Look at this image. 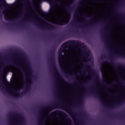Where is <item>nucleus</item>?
Returning <instances> with one entry per match:
<instances>
[{"label": "nucleus", "mask_w": 125, "mask_h": 125, "mask_svg": "<svg viewBox=\"0 0 125 125\" xmlns=\"http://www.w3.org/2000/svg\"><path fill=\"white\" fill-rule=\"evenodd\" d=\"M76 45H78L79 47H82L83 49H86V47L84 46V44L81 42L76 40H70L65 42L61 46V50L59 53V63L60 65V67L63 70L64 69V67L63 66V62L62 61H60V59H62L63 58V55L62 54V52L64 51L66 49V47L67 46H76Z\"/></svg>", "instance_id": "f257e3e1"}, {"label": "nucleus", "mask_w": 125, "mask_h": 125, "mask_svg": "<svg viewBox=\"0 0 125 125\" xmlns=\"http://www.w3.org/2000/svg\"><path fill=\"white\" fill-rule=\"evenodd\" d=\"M56 48V46H55L51 52V57H50V60H51V63L52 65V67L54 70V71L55 72L56 74L62 79V80H63V78L61 77V75H60V74H59V72H58V69H57V67H56V64H55V50Z\"/></svg>", "instance_id": "f03ea898"}, {"label": "nucleus", "mask_w": 125, "mask_h": 125, "mask_svg": "<svg viewBox=\"0 0 125 125\" xmlns=\"http://www.w3.org/2000/svg\"><path fill=\"white\" fill-rule=\"evenodd\" d=\"M61 107L62 108H63L64 110H65L68 112H70V114H72V115H73V116H75V115H74V113L72 112V110H71V108L69 107H68L67 105L62 106L61 104H59L58 103H54L47 106H44L43 108H42L41 109V112H42V111H43V109H44L45 108H49V109H51L52 110H53L54 109H57V108H60Z\"/></svg>", "instance_id": "7ed1b4c3"}, {"label": "nucleus", "mask_w": 125, "mask_h": 125, "mask_svg": "<svg viewBox=\"0 0 125 125\" xmlns=\"http://www.w3.org/2000/svg\"><path fill=\"white\" fill-rule=\"evenodd\" d=\"M25 85V90L22 93H19V90H13L16 94L15 95H14V97H15V98H17V97H21V96H23V95H24V94H25L27 91H29V90H30L31 89V86H32V81L26 82Z\"/></svg>", "instance_id": "20e7f679"}, {"label": "nucleus", "mask_w": 125, "mask_h": 125, "mask_svg": "<svg viewBox=\"0 0 125 125\" xmlns=\"http://www.w3.org/2000/svg\"><path fill=\"white\" fill-rule=\"evenodd\" d=\"M66 7L67 10V12L68 14L67 19L65 21H61L59 20L56 21V22L55 23L56 25H57L58 26H64V25L68 24V23H69V22L70 21V20L71 19V8H70L69 6H66Z\"/></svg>", "instance_id": "39448f33"}, {"label": "nucleus", "mask_w": 125, "mask_h": 125, "mask_svg": "<svg viewBox=\"0 0 125 125\" xmlns=\"http://www.w3.org/2000/svg\"><path fill=\"white\" fill-rule=\"evenodd\" d=\"M10 117L11 118H18L19 120H18L16 123H18V125H24V118L22 117V115L19 113H14L13 114H10Z\"/></svg>", "instance_id": "423d86ee"}, {"label": "nucleus", "mask_w": 125, "mask_h": 125, "mask_svg": "<svg viewBox=\"0 0 125 125\" xmlns=\"http://www.w3.org/2000/svg\"><path fill=\"white\" fill-rule=\"evenodd\" d=\"M37 26L38 27H39V28H40L42 29H45V28H47L49 30H56L58 28V27L57 26H55L54 25H52L48 23H46V26H42V24H41V23H38Z\"/></svg>", "instance_id": "0eeeda50"}, {"label": "nucleus", "mask_w": 125, "mask_h": 125, "mask_svg": "<svg viewBox=\"0 0 125 125\" xmlns=\"http://www.w3.org/2000/svg\"><path fill=\"white\" fill-rule=\"evenodd\" d=\"M110 64L114 67V68H122V69H123V70H125V65L124 64L118 63L116 65V64L114 63L113 60L110 61Z\"/></svg>", "instance_id": "6e6552de"}, {"label": "nucleus", "mask_w": 125, "mask_h": 125, "mask_svg": "<svg viewBox=\"0 0 125 125\" xmlns=\"http://www.w3.org/2000/svg\"><path fill=\"white\" fill-rule=\"evenodd\" d=\"M95 96H97V97L98 98V99H99L100 102L102 103L103 105H105V104H106V103H105V102L103 100V98H102V97L101 96V95H100L98 93H96V94H95Z\"/></svg>", "instance_id": "1a4fd4ad"}, {"label": "nucleus", "mask_w": 125, "mask_h": 125, "mask_svg": "<svg viewBox=\"0 0 125 125\" xmlns=\"http://www.w3.org/2000/svg\"><path fill=\"white\" fill-rule=\"evenodd\" d=\"M11 65L13 66V67H14L15 68H16L17 69H20V70H23V68L19 65V64L12 62V63H11Z\"/></svg>", "instance_id": "9d476101"}, {"label": "nucleus", "mask_w": 125, "mask_h": 125, "mask_svg": "<svg viewBox=\"0 0 125 125\" xmlns=\"http://www.w3.org/2000/svg\"><path fill=\"white\" fill-rule=\"evenodd\" d=\"M1 5L2 6H4V7L5 9H9L11 7V4H7L5 2H4V3L3 2H2L1 4Z\"/></svg>", "instance_id": "9b49d317"}, {"label": "nucleus", "mask_w": 125, "mask_h": 125, "mask_svg": "<svg viewBox=\"0 0 125 125\" xmlns=\"http://www.w3.org/2000/svg\"><path fill=\"white\" fill-rule=\"evenodd\" d=\"M65 39H67V35H63L57 41V43H60L61 42H63Z\"/></svg>", "instance_id": "f8f14e48"}, {"label": "nucleus", "mask_w": 125, "mask_h": 125, "mask_svg": "<svg viewBox=\"0 0 125 125\" xmlns=\"http://www.w3.org/2000/svg\"><path fill=\"white\" fill-rule=\"evenodd\" d=\"M23 60H24L25 62V64L26 65V66H27V68H28V71L29 73H32V69H30V65L29 64V62H27V61H26V59H25L24 58H23Z\"/></svg>", "instance_id": "ddd939ff"}, {"label": "nucleus", "mask_w": 125, "mask_h": 125, "mask_svg": "<svg viewBox=\"0 0 125 125\" xmlns=\"http://www.w3.org/2000/svg\"><path fill=\"white\" fill-rule=\"evenodd\" d=\"M4 18L5 20H6V21H14V20L13 19L10 18L7 16V15L6 14H4Z\"/></svg>", "instance_id": "4468645a"}, {"label": "nucleus", "mask_w": 125, "mask_h": 125, "mask_svg": "<svg viewBox=\"0 0 125 125\" xmlns=\"http://www.w3.org/2000/svg\"><path fill=\"white\" fill-rule=\"evenodd\" d=\"M101 71L103 77L104 76V64L102 63L101 65Z\"/></svg>", "instance_id": "2eb2a0df"}, {"label": "nucleus", "mask_w": 125, "mask_h": 125, "mask_svg": "<svg viewBox=\"0 0 125 125\" xmlns=\"http://www.w3.org/2000/svg\"><path fill=\"white\" fill-rule=\"evenodd\" d=\"M117 56H119L120 57H123V58H125V54H117Z\"/></svg>", "instance_id": "dca6fc26"}, {"label": "nucleus", "mask_w": 125, "mask_h": 125, "mask_svg": "<svg viewBox=\"0 0 125 125\" xmlns=\"http://www.w3.org/2000/svg\"><path fill=\"white\" fill-rule=\"evenodd\" d=\"M1 75H2V71H0V78H1ZM0 83L1 84H3V82L0 81Z\"/></svg>", "instance_id": "f3484780"}, {"label": "nucleus", "mask_w": 125, "mask_h": 125, "mask_svg": "<svg viewBox=\"0 0 125 125\" xmlns=\"http://www.w3.org/2000/svg\"><path fill=\"white\" fill-rule=\"evenodd\" d=\"M54 10H55V8H54L53 7H51L50 8V12H51L52 13H53V12H54Z\"/></svg>", "instance_id": "a211bd4d"}, {"label": "nucleus", "mask_w": 125, "mask_h": 125, "mask_svg": "<svg viewBox=\"0 0 125 125\" xmlns=\"http://www.w3.org/2000/svg\"><path fill=\"white\" fill-rule=\"evenodd\" d=\"M77 103H78L79 105H81L83 103V99H80V101L77 102Z\"/></svg>", "instance_id": "6ab92c4d"}, {"label": "nucleus", "mask_w": 125, "mask_h": 125, "mask_svg": "<svg viewBox=\"0 0 125 125\" xmlns=\"http://www.w3.org/2000/svg\"><path fill=\"white\" fill-rule=\"evenodd\" d=\"M78 13H79V10H77L76 11V12L74 14V16H76V15H78Z\"/></svg>", "instance_id": "aec40b11"}, {"label": "nucleus", "mask_w": 125, "mask_h": 125, "mask_svg": "<svg viewBox=\"0 0 125 125\" xmlns=\"http://www.w3.org/2000/svg\"><path fill=\"white\" fill-rule=\"evenodd\" d=\"M103 83H104V84H106L107 85H109V84L107 83V82H106L105 81H104V82H103Z\"/></svg>", "instance_id": "412c9836"}, {"label": "nucleus", "mask_w": 125, "mask_h": 125, "mask_svg": "<svg viewBox=\"0 0 125 125\" xmlns=\"http://www.w3.org/2000/svg\"><path fill=\"white\" fill-rule=\"evenodd\" d=\"M87 56H88V54H87V53H85L84 57H86V58H87Z\"/></svg>", "instance_id": "4be33fe9"}, {"label": "nucleus", "mask_w": 125, "mask_h": 125, "mask_svg": "<svg viewBox=\"0 0 125 125\" xmlns=\"http://www.w3.org/2000/svg\"><path fill=\"white\" fill-rule=\"evenodd\" d=\"M4 83H7V80H6V79H4Z\"/></svg>", "instance_id": "5701e85b"}, {"label": "nucleus", "mask_w": 125, "mask_h": 125, "mask_svg": "<svg viewBox=\"0 0 125 125\" xmlns=\"http://www.w3.org/2000/svg\"><path fill=\"white\" fill-rule=\"evenodd\" d=\"M115 12H116L117 13V14H119V11H118V10L117 9H116L115 10Z\"/></svg>", "instance_id": "b1692460"}, {"label": "nucleus", "mask_w": 125, "mask_h": 125, "mask_svg": "<svg viewBox=\"0 0 125 125\" xmlns=\"http://www.w3.org/2000/svg\"><path fill=\"white\" fill-rule=\"evenodd\" d=\"M36 14L37 15H40V13H39V12L36 11Z\"/></svg>", "instance_id": "393cba45"}, {"label": "nucleus", "mask_w": 125, "mask_h": 125, "mask_svg": "<svg viewBox=\"0 0 125 125\" xmlns=\"http://www.w3.org/2000/svg\"><path fill=\"white\" fill-rule=\"evenodd\" d=\"M88 68H89V69H91V67L90 65L88 66Z\"/></svg>", "instance_id": "a878e982"}, {"label": "nucleus", "mask_w": 125, "mask_h": 125, "mask_svg": "<svg viewBox=\"0 0 125 125\" xmlns=\"http://www.w3.org/2000/svg\"><path fill=\"white\" fill-rule=\"evenodd\" d=\"M42 13L43 14H45V13H44L43 11H42Z\"/></svg>", "instance_id": "bb28decb"}, {"label": "nucleus", "mask_w": 125, "mask_h": 125, "mask_svg": "<svg viewBox=\"0 0 125 125\" xmlns=\"http://www.w3.org/2000/svg\"><path fill=\"white\" fill-rule=\"evenodd\" d=\"M74 122H75V121H78V120H77V119H75V120H73Z\"/></svg>", "instance_id": "cd10ccee"}, {"label": "nucleus", "mask_w": 125, "mask_h": 125, "mask_svg": "<svg viewBox=\"0 0 125 125\" xmlns=\"http://www.w3.org/2000/svg\"><path fill=\"white\" fill-rule=\"evenodd\" d=\"M48 1L49 2H51V0H48Z\"/></svg>", "instance_id": "c85d7f7f"}, {"label": "nucleus", "mask_w": 125, "mask_h": 125, "mask_svg": "<svg viewBox=\"0 0 125 125\" xmlns=\"http://www.w3.org/2000/svg\"><path fill=\"white\" fill-rule=\"evenodd\" d=\"M122 23H125V21H122Z\"/></svg>", "instance_id": "c756f323"}, {"label": "nucleus", "mask_w": 125, "mask_h": 125, "mask_svg": "<svg viewBox=\"0 0 125 125\" xmlns=\"http://www.w3.org/2000/svg\"><path fill=\"white\" fill-rule=\"evenodd\" d=\"M110 57H111V59H112V60H113V57H112V56H111Z\"/></svg>", "instance_id": "7c9ffc66"}, {"label": "nucleus", "mask_w": 125, "mask_h": 125, "mask_svg": "<svg viewBox=\"0 0 125 125\" xmlns=\"http://www.w3.org/2000/svg\"><path fill=\"white\" fill-rule=\"evenodd\" d=\"M84 16L85 17H87V15H85Z\"/></svg>", "instance_id": "2f4dec72"}, {"label": "nucleus", "mask_w": 125, "mask_h": 125, "mask_svg": "<svg viewBox=\"0 0 125 125\" xmlns=\"http://www.w3.org/2000/svg\"><path fill=\"white\" fill-rule=\"evenodd\" d=\"M100 21H98V22L99 23V22H100Z\"/></svg>", "instance_id": "473e14b6"}, {"label": "nucleus", "mask_w": 125, "mask_h": 125, "mask_svg": "<svg viewBox=\"0 0 125 125\" xmlns=\"http://www.w3.org/2000/svg\"><path fill=\"white\" fill-rule=\"evenodd\" d=\"M80 6H81L82 4H79Z\"/></svg>", "instance_id": "72a5a7b5"}, {"label": "nucleus", "mask_w": 125, "mask_h": 125, "mask_svg": "<svg viewBox=\"0 0 125 125\" xmlns=\"http://www.w3.org/2000/svg\"><path fill=\"white\" fill-rule=\"evenodd\" d=\"M104 63H108V62H104Z\"/></svg>", "instance_id": "f704fd0d"}, {"label": "nucleus", "mask_w": 125, "mask_h": 125, "mask_svg": "<svg viewBox=\"0 0 125 125\" xmlns=\"http://www.w3.org/2000/svg\"><path fill=\"white\" fill-rule=\"evenodd\" d=\"M1 58V55H0V58Z\"/></svg>", "instance_id": "c9c22d12"}, {"label": "nucleus", "mask_w": 125, "mask_h": 125, "mask_svg": "<svg viewBox=\"0 0 125 125\" xmlns=\"http://www.w3.org/2000/svg\"><path fill=\"white\" fill-rule=\"evenodd\" d=\"M106 57V56H104V57Z\"/></svg>", "instance_id": "e433bc0d"}, {"label": "nucleus", "mask_w": 125, "mask_h": 125, "mask_svg": "<svg viewBox=\"0 0 125 125\" xmlns=\"http://www.w3.org/2000/svg\"><path fill=\"white\" fill-rule=\"evenodd\" d=\"M0 65H2L1 63H0Z\"/></svg>", "instance_id": "4c0bfd02"}, {"label": "nucleus", "mask_w": 125, "mask_h": 125, "mask_svg": "<svg viewBox=\"0 0 125 125\" xmlns=\"http://www.w3.org/2000/svg\"><path fill=\"white\" fill-rule=\"evenodd\" d=\"M82 1H84V0H82Z\"/></svg>", "instance_id": "58836bf2"}, {"label": "nucleus", "mask_w": 125, "mask_h": 125, "mask_svg": "<svg viewBox=\"0 0 125 125\" xmlns=\"http://www.w3.org/2000/svg\"><path fill=\"white\" fill-rule=\"evenodd\" d=\"M96 78L97 79H98V77H96Z\"/></svg>", "instance_id": "ea45409f"}, {"label": "nucleus", "mask_w": 125, "mask_h": 125, "mask_svg": "<svg viewBox=\"0 0 125 125\" xmlns=\"http://www.w3.org/2000/svg\"><path fill=\"white\" fill-rule=\"evenodd\" d=\"M20 25H22V23H21Z\"/></svg>", "instance_id": "a19ab883"}, {"label": "nucleus", "mask_w": 125, "mask_h": 125, "mask_svg": "<svg viewBox=\"0 0 125 125\" xmlns=\"http://www.w3.org/2000/svg\"><path fill=\"white\" fill-rule=\"evenodd\" d=\"M35 79H37V77H35Z\"/></svg>", "instance_id": "79ce46f5"}, {"label": "nucleus", "mask_w": 125, "mask_h": 125, "mask_svg": "<svg viewBox=\"0 0 125 125\" xmlns=\"http://www.w3.org/2000/svg\"><path fill=\"white\" fill-rule=\"evenodd\" d=\"M2 68H3V66H2Z\"/></svg>", "instance_id": "37998d69"}, {"label": "nucleus", "mask_w": 125, "mask_h": 125, "mask_svg": "<svg viewBox=\"0 0 125 125\" xmlns=\"http://www.w3.org/2000/svg\"><path fill=\"white\" fill-rule=\"evenodd\" d=\"M92 88H94V87H92Z\"/></svg>", "instance_id": "c03bdc74"}, {"label": "nucleus", "mask_w": 125, "mask_h": 125, "mask_svg": "<svg viewBox=\"0 0 125 125\" xmlns=\"http://www.w3.org/2000/svg\"><path fill=\"white\" fill-rule=\"evenodd\" d=\"M51 37H52V35H51Z\"/></svg>", "instance_id": "a18cd8bd"}, {"label": "nucleus", "mask_w": 125, "mask_h": 125, "mask_svg": "<svg viewBox=\"0 0 125 125\" xmlns=\"http://www.w3.org/2000/svg\"><path fill=\"white\" fill-rule=\"evenodd\" d=\"M92 94H93V93H92Z\"/></svg>", "instance_id": "49530a36"}, {"label": "nucleus", "mask_w": 125, "mask_h": 125, "mask_svg": "<svg viewBox=\"0 0 125 125\" xmlns=\"http://www.w3.org/2000/svg\"><path fill=\"white\" fill-rule=\"evenodd\" d=\"M0 17L1 18V16H0Z\"/></svg>", "instance_id": "de8ad7c7"}]
</instances>
